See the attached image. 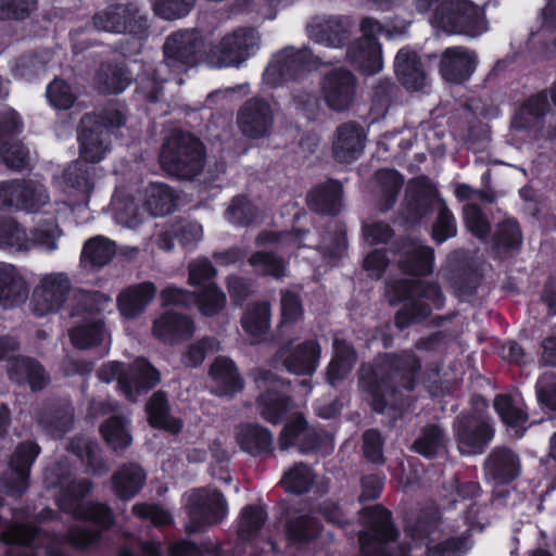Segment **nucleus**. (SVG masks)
I'll return each instance as SVG.
<instances>
[{
	"label": "nucleus",
	"instance_id": "obj_1",
	"mask_svg": "<svg viewBox=\"0 0 556 556\" xmlns=\"http://www.w3.org/2000/svg\"><path fill=\"white\" fill-rule=\"evenodd\" d=\"M420 371V359L413 351L388 353L377 358L374 366L361 367L359 387L370 397L372 409L383 413L388 406H396L401 390L415 389Z\"/></svg>",
	"mask_w": 556,
	"mask_h": 556
},
{
	"label": "nucleus",
	"instance_id": "obj_2",
	"mask_svg": "<svg viewBox=\"0 0 556 556\" xmlns=\"http://www.w3.org/2000/svg\"><path fill=\"white\" fill-rule=\"evenodd\" d=\"M203 47V37L197 29H180L170 34L163 46V61L150 78L140 81L143 98L149 101L159 100L165 81L175 79L177 84H182L181 76L198 64Z\"/></svg>",
	"mask_w": 556,
	"mask_h": 556
},
{
	"label": "nucleus",
	"instance_id": "obj_3",
	"mask_svg": "<svg viewBox=\"0 0 556 556\" xmlns=\"http://www.w3.org/2000/svg\"><path fill=\"white\" fill-rule=\"evenodd\" d=\"M45 479L48 488H60L56 496L59 508L75 519L90 520L102 530L114 523L111 508L101 503H81V498L91 490V482L87 479L74 480L68 471L59 467L46 470Z\"/></svg>",
	"mask_w": 556,
	"mask_h": 556
},
{
	"label": "nucleus",
	"instance_id": "obj_4",
	"mask_svg": "<svg viewBox=\"0 0 556 556\" xmlns=\"http://www.w3.org/2000/svg\"><path fill=\"white\" fill-rule=\"evenodd\" d=\"M388 294L391 304L405 302L395 315V325L400 330L426 319L432 308L439 309L444 304L443 293L435 283L401 279L388 286Z\"/></svg>",
	"mask_w": 556,
	"mask_h": 556
},
{
	"label": "nucleus",
	"instance_id": "obj_5",
	"mask_svg": "<svg viewBox=\"0 0 556 556\" xmlns=\"http://www.w3.org/2000/svg\"><path fill=\"white\" fill-rule=\"evenodd\" d=\"M433 207L438 208V214L432 228V238L438 243H442L456 236V219L444 200L438 195L430 180L425 177L413 179L406 190V218L417 222L427 216Z\"/></svg>",
	"mask_w": 556,
	"mask_h": 556
},
{
	"label": "nucleus",
	"instance_id": "obj_6",
	"mask_svg": "<svg viewBox=\"0 0 556 556\" xmlns=\"http://www.w3.org/2000/svg\"><path fill=\"white\" fill-rule=\"evenodd\" d=\"M160 163L168 175L191 180L204 168L205 148L192 134L175 131L162 146Z\"/></svg>",
	"mask_w": 556,
	"mask_h": 556
},
{
	"label": "nucleus",
	"instance_id": "obj_7",
	"mask_svg": "<svg viewBox=\"0 0 556 556\" xmlns=\"http://www.w3.org/2000/svg\"><path fill=\"white\" fill-rule=\"evenodd\" d=\"M125 122V112L115 106L105 109L100 115H84L78 132L80 156L90 163L102 161L111 150V134Z\"/></svg>",
	"mask_w": 556,
	"mask_h": 556
},
{
	"label": "nucleus",
	"instance_id": "obj_8",
	"mask_svg": "<svg viewBox=\"0 0 556 556\" xmlns=\"http://www.w3.org/2000/svg\"><path fill=\"white\" fill-rule=\"evenodd\" d=\"M261 45V35L251 27H239L226 34L207 53L213 67H238L254 54Z\"/></svg>",
	"mask_w": 556,
	"mask_h": 556
},
{
	"label": "nucleus",
	"instance_id": "obj_9",
	"mask_svg": "<svg viewBox=\"0 0 556 556\" xmlns=\"http://www.w3.org/2000/svg\"><path fill=\"white\" fill-rule=\"evenodd\" d=\"M445 12L437 11L431 16V24L447 34H460L468 37H477L488 30L482 10L468 0H452Z\"/></svg>",
	"mask_w": 556,
	"mask_h": 556
},
{
	"label": "nucleus",
	"instance_id": "obj_10",
	"mask_svg": "<svg viewBox=\"0 0 556 556\" xmlns=\"http://www.w3.org/2000/svg\"><path fill=\"white\" fill-rule=\"evenodd\" d=\"M188 532H199L220 522L227 515V502L215 489L202 488L193 490L189 495Z\"/></svg>",
	"mask_w": 556,
	"mask_h": 556
},
{
	"label": "nucleus",
	"instance_id": "obj_11",
	"mask_svg": "<svg viewBox=\"0 0 556 556\" xmlns=\"http://www.w3.org/2000/svg\"><path fill=\"white\" fill-rule=\"evenodd\" d=\"M320 63L321 60L314 56L309 49L295 50L288 47L271 59L264 71L263 80L269 87H275L285 80L295 78L302 71Z\"/></svg>",
	"mask_w": 556,
	"mask_h": 556
},
{
	"label": "nucleus",
	"instance_id": "obj_12",
	"mask_svg": "<svg viewBox=\"0 0 556 556\" xmlns=\"http://www.w3.org/2000/svg\"><path fill=\"white\" fill-rule=\"evenodd\" d=\"M257 388L262 391L257 399V410L268 422L279 424L290 410L289 397L283 393L287 386L273 372L258 371L255 377Z\"/></svg>",
	"mask_w": 556,
	"mask_h": 556
},
{
	"label": "nucleus",
	"instance_id": "obj_13",
	"mask_svg": "<svg viewBox=\"0 0 556 556\" xmlns=\"http://www.w3.org/2000/svg\"><path fill=\"white\" fill-rule=\"evenodd\" d=\"M548 110L547 96L539 93L531 97L515 115L511 126L525 132L531 140L556 139V126H545L544 116Z\"/></svg>",
	"mask_w": 556,
	"mask_h": 556
},
{
	"label": "nucleus",
	"instance_id": "obj_14",
	"mask_svg": "<svg viewBox=\"0 0 556 556\" xmlns=\"http://www.w3.org/2000/svg\"><path fill=\"white\" fill-rule=\"evenodd\" d=\"M40 447L31 441L20 443L9 460V467L1 478V489L11 496H21L28 488L29 470Z\"/></svg>",
	"mask_w": 556,
	"mask_h": 556
},
{
	"label": "nucleus",
	"instance_id": "obj_15",
	"mask_svg": "<svg viewBox=\"0 0 556 556\" xmlns=\"http://www.w3.org/2000/svg\"><path fill=\"white\" fill-rule=\"evenodd\" d=\"M357 79L345 68H333L320 83V94L326 105L334 112L350 110L356 97Z\"/></svg>",
	"mask_w": 556,
	"mask_h": 556
},
{
	"label": "nucleus",
	"instance_id": "obj_16",
	"mask_svg": "<svg viewBox=\"0 0 556 556\" xmlns=\"http://www.w3.org/2000/svg\"><path fill=\"white\" fill-rule=\"evenodd\" d=\"M72 282L64 273L42 276L33 292V311L38 316L58 312L65 303Z\"/></svg>",
	"mask_w": 556,
	"mask_h": 556
},
{
	"label": "nucleus",
	"instance_id": "obj_17",
	"mask_svg": "<svg viewBox=\"0 0 556 556\" xmlns=\"http://www.w3.org/2000/svg\"><path fill=\"white\" fill-rule=\"evenodd\" d=\"M274 118L271 105L266 100L254 97L247 100L239 109L237 125L247 138L260 139L270 135Z\"/></svg>",
	"mask_w": 556,
	"mask_h": 556
},
{
	"label": "nucleus",
	"instance_id": "obj_18",
	"mask_svg": "<svg viewBox=\"0 0 556 556\" xmlns=\"http://www.w3.org/2000/svg\"><path fill=\"white\" fill-rule=\"evenodd\" d=\"M93 26L108 33L140 34L147 27V21L134 5H112L94 14Z\"/></svg>",
	"mask_w": 556,
	"mask_h": 556
},
{
	"label": "nucleus",
	"instance_id": "obj_19",
	"mask_svg": "<svg viewBox=\"0 0 556 556\" xmlns=\"http://www.w3.org/2000/svg\"><path fill=\"white\" fill-rule=\"evenodd\" d=\"M320 345L315 340H307L295 346H281L275 358L289 372L294 375H312L317 369L320 358Z\"/></svg>",
	"mask_w": 556,
	"mask_h": 556
},
{
	"label": "nucleus",
	"instance_id": "obj_20",
	"mask_svg": "<svg viewBox=\"0 0 556 556\" xmlns=\"http://www.w3.org/2000/svg\"><path fill=\"white\" fill-rule=\"evenodd\" d=\"M161 380V374L147 359L137 358L127 366L119 378V390L131 402L153 389Z\"/></svg>",
	"mask_w": 556,
	"mask_h": 556
},
{
	"label": "nucleus",
	"instance_id": "obj_21",
	"mask_svg": "<svg viewBox=\"0 0 556 556\" xmlns=\"http://www.w3.org/2000/svg\"><path fill=\"white\" fill-rule=\"evenodd\" d=\"M365 132L355 122H346L338 126L331 141V153L339 163H352L363 153L365 148Z\"/></svg>",
	"mask_w": 556,
	"mask_h": 556
},
{
	"label": "nucleus",
	"instance_id": "obj_22",
	"mask_svg": "<svg viewBox=\"0 0 556 556\" xmlns=\"http://www.w3.org/2000/svg\"><path fill=\"white\" fill-rule=\"evenodd\" d=\"M455 432L458 450L465 455L482 453L493 437L491 425L472 416L459 418L455 425Z\"/></svg>",
	"mask_w": 556,
	"mask_h": 556
},
{
	"label": "nucleus",
	"instance_id": "obj_23",
	"mask_svg": "<svg viewBox=\"0 0 556 556\" xmlns=\"http://www.w3.org/2000/svg\"><path fill=\"white\" fill-rule=\"evenodd\" d=\"M477 63L475 51L464 47L447 48L441 56L440 73L445 80L462 84L470 78Z\"/></svg>",
	"mask_w": 556,
	"mask_h": 556
},
{
	"label": "nucleus",
	"instance_id": "obj_24",
	"mask_svg": "<svg viewBox=\"0 0 556 556\" xmlns=\"http://www.w3.org/2000/svg\"><path fill=\"white\" fill-rule=\"evenodd\" d=\"M352 22L345 16L317 18L307 27L309 39L329 48H339L349 39Z\"/></svg>",
	"mask_w": 556,
	"mask_h": 556
},
{
	"label": "nucleus",
	"instance_id": "obj_25",
	"mask_svg": "<svg viewBox=\"0 0 556 556\" xmlns=\"http://www.w3.org/2000/svg\"><path fill=\"white\" fill-rule=\"evenodd\" d=\"M194 331L195 325L190 317L174 312L162 314L153 321L152 327L153 336L170 345L190 339Z\"/></svg>",
	"mask_w": 556,
	"mask_h": 556
},
{
	"label": "nucleus",
	"instance_id": "obj_26",
	"mask_svg": "<svg viewBox=\"0 0 556 556\" xmlns=\"http://www.w3.org/2000/svg\"><path fill=\"white\" fill-rule=\"evenodd\" d=\"M434 252L420 240L408 239L402 245L399 264L403 271L424 276L433 269Z\"/></svg>",
	"mask_w": 556,
	"mask_h": 556
},
{
	"label": "nucleus",
	"instance_id": "obj_27",
	"mask_svg": "<svg viewBox=\"0 0 556 556\" xmlns=\"http://www.w3.org/2000/svg\"><path fill=\"white\" fill-rule=\"evenodd\" d=\"M397 79L408 90L418 91L426 86L427 74L418 53L409 48L401 49L394 61Z\"/></svg>",
	"mask_w": 556,
	"mask_h": 556
},
{
	"label": "nucleus",
	"instance_id": "obj_28",
	"mask_svg": "<svg viewBox=\"0 0 556 556\" xmlns=\"http://www.w3.org/2000/svg\"><path fill=\"white\" fill-rule=\"evenodd\" d=\"M156 292V286L150 281L126 288L117 296V306L121 314L129 319L138 317L153 301Z\"/></svg>",
	"mask_w": 556,
	"mask_h": 556
},
{
	"label": "nucleus",
	"instance_id": "obj_29",
	"mask_svg": "<svg viewBox=\"0 0 556 556\" xmlns=\"http://www.w3.org/2000/svg\"><path fill=\"white\" fill-rule=\"evenodd\" d=\"M235 435L241 450L253 456L273 454L274 438L265 427L252 424L240 425L236 428Z\"/></svg>",
	"mask_w": 556,
	"mask_h": 556
},
{
	"label": "nucleus",
	"instance_id": "obj_30",
	"mask_svg": "<svg viewBox=\"0 0 556 556\" xmlns=\"http://www.w3.org/2000/svg\"><path fill=\"white\" fill-rule=\"evenodd\" d=\"M8 374L12 381L18 384H28L33 391L43 389L49 377L43 367L34 358L17 356L8 364Z\"/></svg>",
	"mask_w": 556,
	"mask_h": 556
},
{
	"label": "nucleus",
	"instance_id": "obj_31",
	"mask_svg": "<svg viewBox=\"0 0 556 556\" xmlns=\"http://www.w3.org/2000/svg\"><path fill=\"white\" fill-rule=\"evenodd\" d=\"M485 473L496 483H508L519 476L520 459L510 448H495L485 460Z\"/></svg>",
	"mask_w": 556,
	"mask_h": 556
},
{
	"label": "nucleus",
	"instance_id": "obj_32",
	"mask_svg": "<svg viewBox=\"0 0 556 556\" xmlns=\"http://www.w3.org/2000/svg\"><path fill=\"white\" fill-rule=\"evenodd\" d=\"M346 55L365 74L374 75L382 70V51L377 40L358 39L349 47Z\"/></svg>",
	"mask_w": 556,
	"mask_h": 556
},
{
	"label": "nucleus",
	"instance_id": "obj_33",
	"mask_svg": "<svg viewBox=\"0 0 556 556\" xmlns=\"http://www.w3.org/2000/svg\"><path fill=\"white\" fill-rule=\"evenodd\" d=\"M28 296L27 283L20 270L12 264L0 263V303L14 306Z\"/></svg>",
	"mask_w": 556,
	"mask_h": 556
},
{
	"label": "nucleus",
	"instance_id": "obj_34",
	"mask_svg": "<svg viewBox=\"0 0 556 556\" xmlns=\"http://www.w3.org/2000/svg\"><path fill=\"white\" fill-rule=\"evenodd\" d=\"M318 441L316 431L308 429L304 418L298 415L282 428L278 444L282 451L298 444L302 453H307L318 445Z\"/></svg>",
	"mask_w": 556,
	"mask_h": 556
},
{
	"label": "nucleus",
	"instance_id": "obj_35",
	"mask_svg": "<svg viewBox=\"0 0 556 556\" xmlns=\"http://www.w3.org/2000/svg\"><path fill=\"white\" fill-rule=\"evenodd\" d=\"M311 210L321 214L334 215L342 205V185L330 179L311 190L307 194Z\"/></svg>",
	"mask_w": 556,
	"mask_h": 556
},
{
	"label": "nucleus",
	"instance_id": "obj_36",
	"mask_svg": "<svg viewBox=\"0 0 556 556\" xmlns=\"http://www.w3.org/2000/svg\"><path fill=\"white\" fill-rule=\"evenodd\" d=\"M146 471L135 463L123 465L112 477L114 493L123 498H132L144 485Z\"/></svg>",
	"mask_w": 556,
	"mask_h": 556
},
{
	"label": "nucleus",
	"instance_id": "obj_37",
	"mask_svg": "<svg viewBox=\"0 0 556 556\" xmlns=\"http://www.w3.org/2000/svg\"><path fill=\"white\" fill-rule=\"evenodd\" d=\"M210 375L219 395H233L243 388L233 362L227 357H217L211 365Z\"/></svg>",
	"mask_w": 556,
	"mask_h": 556
},
{
	"label": "nucleus",
	"instance_id": "obj_38",
	"mask_svg": "<svg viewBox=\"0 0 556 556\" xmlns=\"http://www.w3.org/2000/svg\"><path fill=\"white\" fill-rule=\"evenodd\" d=\"M106 330L100 318L88 317L70 330L73 345L80 350H88L100 345L106 338Z\"/></svg>",
	"mask_w": 556,
	"mask_h": 556
},
{
	"label": "nucleus",
	"instance_id": "obj_39",
	"mask_svg": "<svg viewBox=\"0 0 556 556\" xmlns=\"http://www.w3.org/2000/svg\"><path fill=\"white\" fill-rule=\"evenodd\" d=\"M354 348L338 337L333 340V357L328 366V380L334 386L345 378L356 362Z\"/></svg>",
	"mask_w": 556,
	"mask_h": 556
},
{
	"label": "nucleus",
	"instance_id": "obj_40",
	"mask_svg": "<svg viewBox=\"0 0 556 556\" xmlns=\"http://www.w3.org/2000/svg\"><path fill=\"white\" fill-rule=\"evenodd\" d=\"M143 204V210L151 216H164L174 211L175 194L167 185L153 182L144 190Z\"/></svg>",
	"mask_w": 556,
	"mask_h": 556
},
{
	"label": "nucleus",
	"instance_id": "obj_41",
	"mask_svg": "<svg viewBox=\"0 0 556 556\" xmlns=\"http://www.w3.org/2000/svg\"><path fill=\"white\" fill-rule=\"evenodd\" d=\"M243 330L252 338L262 339L270 327V307L266 302H254L248 305L242 319Z\"/></svg>",
	"mask_w": 556,
	"mask_h": 556
},
{
	"label": "nucleus",
	"instance_id": "obj_42",
	"mask_svg": "<svg viewBox=\"0 0 556 556\" xmlns=\"http://www.w3.org/2000/svg\"><path fill=\"white\" fill-rule=\"evenodd\" d=\"M494 407L503 422L514 429L518 437H521L526 430L525 425L528 421V414L523 408L511 396L506 394L495 396Z\"/></svg>",
	"mask_w": 556,
	"mask_h": 556
},
{
	"label": "nucleus",
	"instance_id": "obj_43",
	"mask_svg": "<svg viewBox=\"0 0 556 556\" xmlns=\"http://www.w3.org/2000/svg\"><path fill=\"white\" fill-rule=\"evenodd\" d=\"M115 254V244L113 241L97 236L89 239L81 252V263L85 267H103Z\"/></svg>",
	"mask_w": 556,
	"mask_h": 556
},
{
	"label": "nucleus",
	"instance_id": "obj_44",
	"mask_svg": "<svg viewBox=\"0 0 556 556\" xmlns=\"http://www.w3.org/2000/svg\"><path fill=\"white\" fill-rule=\"evenodd\" d=\"M150 424L173 433L180 431L181 424L169 415L167 397L164 392H155L147 404Z\"/></svg>",
	"mask_w": 556,
	"mask_h": 556
},
{
	"label": "nucleus",
	"instance_id": "obj_45",
	"mask_svg": "<svg viewBox=\"0 0 556 556\" xmlns=\"http://www.w3.org/2000/svg\"><path fill=\"white\" fill-rule=\"evenodd\" d=\"M267 520V513L260 505H247L242 508L238 520V538L242 542H250L257 538Z\"/></svg>",
	"mask_w": 556,
	"mask_h": 556
},
{
	"label": "nucleus",
	"instance_id": "obj_46",
	"mask_svg": "<svg viewBox=\"0 0 556 556\" xmlns=\"http://www.w3.org/2000/svg\"><path fill=\"white\" fill-rule=\"evenodd\" d=\"M131 77L123 67L104 64L97 73L94 85L102 93H119L130 84Z\"/></svg>",
	"mask_w": 556,
	"mask_h": 556
},
{
	"label": "nucleus",
	"instance_id": "obj_47",
	"mask_svg": "<svg viewBox=\"0 0 556 556\" xmlns=\"http://www.w3.org/2000/svg\"><path fill=\"white\" fill-rule=\"evenodd\" d=\"M100 431L114 451L124 450L132 442L129 431V420L123 416H113L109 418L100 428Z\"/></svg>",
	"mask_w": 556,
	"mask_h": 556
},
{
	"label": "nucleus",
	"instance_id": "obj_48",
	"mask_svg": "<svg viewBox=\"0 0 556 556\" xmlns=\"http://www.w3.org/2000/svg\"><path fill=\"white\" fill-rule=\"evenodd\" d=\"M94 167L76 161L70 164L65 169L64 181L67 187L73 188L83 197L88 198L94 186Z\"/></svg>",
	"mask_w": 556,
	"mask_h": 556
},
{
	"label": "nucleus",
	"instance_id": "obj_49",
	"mask_svg": "<svg viewBox=\"0 0 556 556\" xmlns=\"http://www.w3.org/2000/svg\"><path fill=\"white\" fill-rule=\"evenodd\" d=\"M0 247L15 251H28L34 248L26 230L11 218L0 219Z\"/></svg>",
	"mask_w": 556,
	"mask_h": 556
},
{
	"label": "nucleus",
	"instance_id": "obj_50",
	"mask_svg": "<svg viewBox=\"0 0 556 556\" xmlns=\"http://www.w3.org/2000/svg\"><path fill=\"white\" fill-rule=\"evenodd\" d=\"M318 532V522L309 515L291 517L286 523L287 538L294 544L309 542L317 536Z\"/></svg>",
	"mask_w": 556,
	"mask_h": 556
},
{
	"label": "nucleus",
	"instance_id": "obj_51",
	"mask_svg": "<svg viewBox=\"0 0 556 556\" xmlns=\"http://www.w3.org/2000/svg\"><path fill=\"white\" fill-rule=\"evenodd\" d=\"M50 198L41 184L33 181L18 182L16 207L34 212L49 202Z\"/></svg>",
	"mask_w": 556,
	"mask_h": 556
},
{
	"label": "nucleus",
	"instance_id": "obj_52",
	"mask_svg": "<svg viewBox=\"0 0 556 556\" xmlns=\"http://www.w3.org/2000/svg\"><path fill=\"white\" fill-rule=\"evenodd\" d=\"M68 448L85 462L94 475H102L108 471L97 443L86 439H75L70 443Z\"/></svg>",
	"mask_w": 556,
	"mask_h": 556
},
{
	"label": "nucleus",
	"instance_id": "obj_53",
	"mask_svg": "<svg viewBox=\"0 0 556 556\" xmlns=\"http://www.w3.org/2000/svg\"><path fill=\"white\" fill-rule=\"evenodd\" d=\"M315 481V476L312 469L299 463L285 472L281 483L288 492L294 494H303L307 492Z\"/></svg>",
	"mask_w": 556,
	"mask_h": 556
},
{
	"label": "nucleus",
	"instance_id": "obj_54",
	"mask_svg": "<svg viewBox=\"0 0 556 556\" xmlns=\"http://www.w3.org/2000/svg\"><path fill=\"white\" fill-rule=\"evenodd\" d=\"M492 239L497 250L519 248L522 243V233L518 222L514 218H505L497 224Z\"/></svg>",
	"mask_w": 556,
	"mask_h": 556
},
{
	"label": "nucleus",
	"instance_id": "obj_55",
	"mask_svg": "<svg viewBox=\"0 0 556 556\" xmlns=\"http://www.w3.org/2000/svg\"><path fill=\"white\" fill-rule=\"evenodd\" d=\"M188 283L200 290L215 286L217 271L211 261L206 257H199L188 264Z\"/></svg>",
	"mask_w": 556,
	"mask_h": 556
},
{
	"label": "nucleus",
	"instance_id": "obj_56",
	"mask_svg": "<svg viewBox=\"0 0 556 556\" xmlns=\"http://www.w3.org/2000/svg\"><path fill=\"white\" fill-rule=\"evenodd\" d=\"M113 205L115 219L118 224L135 228L143 222L146 211L140 208L134 199L128 197L116 198Z\"/></svg>",
	"mask_w": 556,
	"mask_h": 556
},
{
	"label": "nucleus",
	"instance_id": "obj_57",
	"mask_svg": "<svg viewBox=\"0 0 556 556\" xmlns=\"http://www.w3.org/2000/svg\"><path fill=\"white\" fill-rule=\"evenodd\" d=\"M445 437L438 426H429L414 442L413 448L425 457H433L445 446Z\"/></svg>",
	"mask_w": 556,
	"mask_h": 556
},
{
	"label": "nucleus",
	"instance_id": "obj_58",
	"mask_svg": "<svg viewBox=\"0 0 556 556\" xmlns=\"http://www.w3.org/2000/svg\"><path fill=\"white\" fill-rule=\"evenodd\" d=\"M376 177L384 199V204L381 210L387 211L395 203L404 179L393 169H380L377 172Z\"/></svg>",
	"mask_w": 556,
	"mask_h": 556
},
{
	"label": "nucleus",
	"instance_id": "obj_59",
	"mask_svg": "<svg viewBox=\"0 0 556 556\" xmlns=\"http://www.w3.org/2000/svg\"><path fill=\"white\" fill-rule=\"evenodd\" d=\"M39 424L54 437H62L73 424V408L67 405L39 417Z\"/></svg>",
	"mask_w": 556,
	"mask_h": 556
},
{
	"label": "nucleus",
	"instance_id": "obj_60",
	"mask_svg": "<svg viewBox=\"0 0 556 556\" xmlns=\"http://www.w3.org/2000/svg\"><path fill=\"white\" fill-rule=\"evenodd\" d=\"M226 301V294L217 285L200 290L197 296L200 313L208 317L219 314L225 308Z\"/></svg>",
	"mask_w": 556,
	"mask_h": 556
},
{
	"label": "nucleus",
	"instance_id": "obj_61",
	"mask_svg": "<svg viewBox=\"0 0 556 556\" xmlns=\"http://www.w3.org/2000/svg\"><path fill=\"white\" fill-rule=\"evenodd\" d=\"M219 350V342L213 337H204L190 344L182 355V363L188 367H197L207 354Z\"/></svg>",
	"mask_w": 556,
	"mask_h": 556
},
{
	"label": "nucleus",
	"instance_id": "obj_62",
	"mask_svg": "<svg viewBox=\"0 0 556 556\" xmlns=\"http://www.w3.org/2000/svg\"><path fill=\"white\" fill-rule=\"evenodd\" d=\"M249 263L260 275H268L275 278L282 277L286 264L282 258L267 252H256L249 258Z\"/></svg>",
	"mask_w": 556,
	"mask_h": 556
},
{
	"label": "nucleus",
	"instance_id": "obj_63",
	"mask_svg": "<svg viewBox=\"0 0 556 556\" xmlns=\"http://www.w3.org/2000/svg\"><path fill=\"white\" fill-rule=\"evenodd\" d=\"M464 222L467 229L477 238L485 239L490 233V224L481 211V208L473 203H468L463 208Z\"/></svg>",
	"mask_w": 556,
	"mask_h": 556
},
{
	"label": "nucleus",
	"instance_id": "obj_64",
	"mask_svg": "<svg viewBox=\"0 0 556 556\" xmlns=\"http://www.w3.org/2000/svg\"><path fill=\"white\" fill-rule=\"evenodd\" d=\"M257 216V208L243 197L235 198L227 210L228 220L240 226L252 224Z\"/></svg>",
	"mask_w": 556,
	"mask_h": 556
}]
</instances>
